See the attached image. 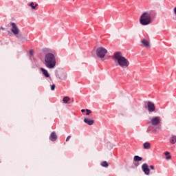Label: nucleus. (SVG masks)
Listing matches in <instances>:
<instances>
[{
    "label": "nucleus",
    "mask_w": 176,
    "mask_h": 176,
    "mask_svg": "<svg viewBox=\"0 0 176 176\" xmlns=\"http://www.w3.org/2000/svg\"><path fill=\"white\" fill-rule=\"evenodd\" d=\"M86 115L88 116V115H90V113H91V110H89V109H86Z\"/></svg>",
    "instance_id": "nucleus-20"
},
{
    "label": "nucleus",
    "mask_w": 176,
    "mask_h": 176,
    "mask_svg": "<svg viewBox=\"0 0 176 176\" xmlns=\"http://www.w3.org/2000/svg\"><path fill=\"white\" fill-rule=\"evenodd\" d=\"M144 149H151V143L146 142L143 144Z\"/></svg>",
    "instance_id": "nucleus-14"
},
{
    "label": "nucleus",
    "mask_w": 176,
    "mask_h": 176,
    "mask_svg": "<svg viewBox=\"0 0 176 176\" xmlns=\"http://www.w3.org/2000/svg\"><path fill=\"white\" fill-rule=\"evenodd\" d=\"M142 170L146 175H149V174H151V170H149V166H148V164H143L142 166Z\"/></svg>",
    "instance_id": "nucleus-7"
},
{
    "label": "nucleus",
    "mask_w": 176,
    "mask_h": 176,
    "mask_svg": "<svg viewBox=\"0 0 176 176\" xmlns=\"http://www.w3.org/2000/svg\"><path fill=\"white\" fill-rule=\"evenodd\" d=\"M69 140H71V135L67 136V138H66V142L69 141Z\"/></svg>",
    "instance_id": "nucleus-23"
},
{
    "label": "nucleus",
    "mask_w": 176,
    "mask_h": 176,
    "mask_svg": "<svg viewBox=\"0 0 176 176\" xmlns=\"http://www.w3.org/2000/svg\"><path fill=\"white\" fill-rule=\"evenodd\" d=\"M84 122L89 126H93V124H94V120H90L89 118L84 119Z\"/></svg>",
    "instance_id": "nucleus-11"
},
{
    "label": "nucleus",
    "mask_w": 176,
    "mask_h": 176,
    "mask_svg": "<svg viewBox=\"0 0 176 176\" xmlns=\"http://www.w3.org/2000/svg\"><path fill=\"white\" fill-rule=\"evenodd\" d=\"M0 29L2 30V31H5V28L3 27L0 28Z\"/></svg>",
    "instance_id": "nucleus-26"
},
{
    "label": "nucleus",
    "mask_w": 176,
    "mask_h": 176,
    "mask_svg": "<svg viewBox=\"0 0 176 176\" xmlns=\"http://www.w3.org/2000/svg\"><path fill=\"white\" fill-rule=\"evenodd\" d=\"M141 43H142V45H143V46H144V47H151V42L145 38L141 40Z\"/></svg>",
    "instance_id": "nucleus-10"
},
{
    "label": "nucleus",
    "mask_w": 176,
    "mask_h": 176,
    "mask_svg": "<svg viewBox=\"0 0 176 176\" xmlns=\"http://www.w3.org/2000/svg\"><path fill=\"white\" fill-rule=\"evenodd\" d=\"M56 56L54 54L48 52L45 55L44 64L49 69H53L56 67Z\"/></svg>",
    "instance_id": "nucleus-2"
},
{
    "label": "nucleus",
    "mask_w": 176,
    "mask_h": 176,
    "mask_svg": "<svg viewBox=\"0 0 176 176\" xmlns=\"http://www.w3.org/2000/svg\"><path fill=\"white\" fill-rule=\"evenodd\" d=\"M166 159L167 160H170V159H171V155H168V156L166 157Z\"/></svg>",
    "instance_id": "nucleus-24"
},
{
    "label": "nucleus",
    "mask_w": 176,
    "mask_h": 176,
    "mask_svg": "<svg viewBox=\"0 0 176 176\" xmlns=\"http://www.w3.org/2000/svg\"><path fill=\"white\" fill-rule=\"evenodd\" d=\"M133 159L135 162H141V160H142V157L138 155H135Z\"/></svg>",
    "instance_id": "nucleus-18"
},
{
    "label": "nucleus",
    "mask_w": 176,
    "mask_h": 176,
    "mask_svg": "<svg viewBox=\"0 0 176 176\" xmlns=\"http://www.w3.org/2000/svg\"><path fill=\"white\" fill-rule=\"evenodd\" d=\"M41 71L43 72V74L44 76H45V78H49L50 76L49 72H47V70H46L45 68L41 67Z\"/></svg>",
    "instance_id": "nucleus-13"
},
{
    "label": "nucleus",
    "mask_w": 176,
    "mask_h": 176,
    "mask_svg": "<svg viewBox=\"0 0 176 176\" xmlns=\"http://www.w3.org/2000/svg\"><path fill=\"white\" fill-rule=\"evenodd\" d=\"M150 168H151V170H155V166H154L153 165H151V166H150Z\"/></svg>",
    "instance_id": "nucleus-25"
},
{
    "label": "nucleus",
    "mask_w": 176,
    "mask_h": 176,
    "mask_svg": "<svg viewBox=\"0 0 176 176\" xmlns=\"http://www.w3.org/2000/svg\"><path fill=\"white\" fill-rule=\"evenodd\" d=\"M100 166H102V167H108L109 164H108L107 161H103L100 163Z\"/></svg>",
    "instance_id": "nucleus-16"
},
{
    "label": "nucleus",
    "mask_w": 176,
    "mask_h": 176,
    "mask_svg": "<svg viewBox=\"0 0 176 176\" xmlns=\"http://www.w3.org/2000/svg\"><path fill=\"white\" fill-rule=\"evenodd\" d=\"M96 53L97 57H98L99 58H104L107 53H108V50H107V49H105L104 47H99L97 48Z\"/></svg>",
    "instance_id": "nucleus-4"
},
{
    "label": "nucleus",
    "mask_w": 176,
    "mask_h": 176,
    "mask_svg": "<svg viewBox=\"0 0 176 176\" xmlns=\"http://www.w3.org/2000/svg\"><path fill=\"white\" fill-rule=\"evenodd\" d=\"M54 89H56V85H52L51 86V90H54Z\"/></svg>",
    "instance_id": "nucleus-21"
},
{
    "label": "nucleus",
    "mask_w": 176,
    "mask_h": 176,
    "mask_svg": "<svg viewBox=\"0 0 176 176\" xmlns=\"http://www.w3.org/2000/svg\"><path fill=\"white\" fill-rule=\"evenodd\" d=\"M164 155H165V156H168V155H170V152H168V151L165 152V153H164Z\"/></svg>",
    "instance_id": "nucleus-22"
},
{
    "label": "nucleus",
    "mask_w": 176,
    "mask_h": 176,
    "mask_svg": "<svg viewBox=\"0 0 176 176\" xmlns=\"http://www.w3.org/2000/svg\"><path fill=\"white\" fill-rule=\"evenodd\" d=\"M170 144H175L176 142V136L174 135H172V136L170 138Z\"/></svg>",
    "instance_id": "nucleus-15"
},
{
    "label": "nucleus",
    "mask_w": 176,
    "mask_h": 176,
    "mask_svg": "<svg viewBox=\"0 0 176 176\" xmlns=\"http://www.w3.org/2000/svg\"><path fill=\"white\" fill-rule=\"evenodd\" d=\"M34 5V2H32L29 4V6H31L32 9H35V8L38 6V4H35V6Z\"/></svg>",
    "instance_id": "nucleus-19"
},
{
    "label": "nucleus",
    "mask_w": 176,
    "mask_h": 176,
    "mask_svg": "<svg viewBox=\"0 0 176 176\" xmlns=\"http://www.w3.org/2000/svg\"><path fill=\"white\" fill-rule=\"evenodd\" d=\"M114 61L121 68H127L130 65V61L126 57L123 56L121 52H115L113 54Z\"/></svg>",
    "instance_id": "nucleus-1"
},
{
    "label": "nucleus",
    "mask_w": 176,
    "mask_h": 176,
    "mask_svg": "<svg viewBox=\"0 0 176 176\" xmlns=\"http://www.w3.org/2000/svg\"><path fill=\"white\" fill-rule=\"evenodd\" d=\"M10 25L12 27L11 28V32L14 34V35H16V38L18 39H20L22 36L21 34H19L20 32V30H19V28H17V25H16L15 23H10Z\"/></svg>",
    "instance_id": "nucleus-5"
},
{
    "label": "nucleus",
    "mask_w": 176,
    "mask_h": 176,
    "mask_svg": "<svg viewBox=\"0 0 176 176\" xmlns=\"http://www.w3.org/2000/svg\"><path fill=\"white\" fill-rule=\"evenodd\" d=\"M140 23L142 25H149L152 23V17L148 12H144L140 17Z\"/></svg>",
    "instance_id": "nucleus-3"
},
{
    "label": "nucleus",
    "mask_w": 176,
    "mask_h": 176,
    "mask_svg": "<svg viewBox=\"0 0 176 176\" xmlns=\"http://www.w3.org/2000/svg\"><path fill=\"white\" fill-rule=\"evenodd\" d=\"M162 122V119L159 116L153 117L151 120V123L152 126H158V124Z\"/></svg>",
    "instance_id": "nucleus-6"
},
{
    "label": "nucleus",
    "mask_w": 176,
    "mask_h": 176,
    "mask_svg": "<svg viewBox=\"0 0 176 176\" xmlns=\"http://www.w3.org/2000/svg\"><path fill=\"white\" fill-rule=\"evenodd\" d=\"M50 141H56L57 140V135L56 134V132H52L50 135Z\"/></svg>",
    "instance_id": "nucleus-12"
},
{
    "label": "nucleus",
    "mask_w": 176,
    "mask_h": 176,
    "mask_svg": "<svg viewBox=\"0 0 176 176\" xmlns=\"http://www.w3.org/2000/svg\"><path fill=\"white\" fill-rule=\"evenodd\" d=\"M30 56H32V51H30Z\"/></svg>",
    "instance_id": "nucleus-27"
},
{
    "label": "nucleus",
    "mask_w": 176,
    "mask_h": 176,
    "mask_svg": "<svg viewBox=\"0 0 176 176\" xmlns=\"http://www.w3.org/2000/svg\"><path fill=\"white\" fill-rule=\"evenodd\" d=\"M85 111H86V110H85V109H82V110H81V112H82V113H83V112H85Z\"/></svg>",
    "instance_id": "nucleus-28"
},
{
    "label": "nucleus",
    "mask_w": 176,
    "mask_h": 176,
    "mask_svg": "<svg viewBox=\"0 0 176 176\" xmlns=\"http://www.w3.org/2000/svg\"><path fill=\"white\" fill-rule=\"evenodd\" d=\"M69 100H71V98H69V97H68V96L64 97L63 99V103L68 104V101H69Z\"/></svg>",
    "instance_id": "nucleus-17"
},
{
    "label": "nucleus",
    "mask_w": 176,
    "mask_h": 176,
    "mask_svg": "<svg viewBox=\"0 0 176 176\" xmlns=\"http://www.w3.org/2000/svg\"><path fill=\"white\" fill-rule=\"evenodd\" d=\"M147 107L148 112H155L156 108L155 107V104H153L152 102H148Z\"/></svg>",
    "instance_id": "nucleus-9"
},
{
    "label": "nucleus",
    "mask_w": 176,
    "mask_h": 176,
    "mask_svg": "<svg viewBox=\"0 0 176 176\" xmlns=\"http://www.w3.org/2000/svg\"><path fill=\"white\" fill-rule=\"evenodd\" d=\"M56 76L59 78V79H61L62 80H64L67 79V72H60L59 73L56 74Z\"/></svg>",
    "instance_id": "nucleus-8"
}]
</instances>
